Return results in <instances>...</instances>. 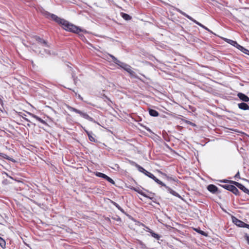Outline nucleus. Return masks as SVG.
Wrapping results in <instances>:
<instances>
[{
    "label": "nucleus",
    "mask_w": 249,
    "mask_h": 249,
    "mask_svg": "<svg viewBox=\"0 0 249 249\" xmlns=\"http://www.w3.org/2000/svg\"><path fill=\"white\" fill-rule=\"evenodd\" d=\"M45 15L47 18H51V19L61 25L62 27L66 31L74 33H79L82 31L81 29L79 27L69 23L68 21L64 19L60 18L54 14L46 12Z\"/></svg>",
    "instance_id": "f257e3e1"
},
{
    "label": "nucleus",
    "mask_w": 249,
    "mask_h": 249,
    "mask_svg": "<svg viewBox=\"0 0 249 249\" xmlns=\"http://www.w3.org/2000/svg\"><path fill=\"white\" fill-rule=\"evenodd\" d=\"M68 109L69 110L71 111H74L77 113H78L82 117L89 120H91L92 118L87 113L82 112V111H80L79 110H78L74 107H71L70 106L68 107Z\"/></svg>",
    "instance_id": "f03ea898"
},
{
    "label": "nucleus",
    "mask_w": 249,
    "mask_h": 249,
    "mask_svg": "<svg viewBox=\"0 0 249 249\" xmlns=\"http://www.w3.org/2000/svg\"><path fill=\"white\" fill-rule=\"evenodd\" d=\"M222 187L225 189L230 191L236 195H239V191L237 188L232 184L224 185Z\"/></svg>",
    "instance_id": "7ed1b4c3"
},
{
    "label": "nucleus",
    "mask_w": 249,
    "mask_h": 249,
    "mask_svg": "<svg viewBox=\"0 0 249 249\" xmlns=\"http://www.w3.org/2000/svg\"><path fill=\"white\" fill-rule=\"evenodd\" d=\"M225 41H226L227 43L231 44V45L236 47L239 50H240L241 51H244L246 50V49L244 48L243 47L240 46L239 45L236 41H233L232 40H231L227 38H224V39Z\"/></svg>",
    "instance_id": "20e7f679"
},
{
    "label": "nucleus",
    "mask_w": 249,
    "mask_h": 249,
    "mask_svg": "<svg viewBox=\"0 0 249 249\" xmlns=\"http://www.w3.org/2000/svg\"><path fill=\"white\" fill-rule=\"evenodd\" d=\"M230 182L249 195V190L246 188L243 185L234 181H230Z\"/></svg>",
    "instance_id": "39448f33"
},
{
    "label": "nucleus",
    "mask_w": 249,
    "mask_h": 249,
    "mask_svg": "<svg viewBox=\"0 0 249 249\" xmlns=\"http://www.w3.org/2000/svg\"><path fill=\"white\" fill-rule=\"evenodd\" d=\"M121 67L128 72L131 76L136 77L135 72L132 70L131 67L129 65L126 64H123L122 65H121Z\"/></svg>",
    "instance_id": "423d86ee"
},
{
    "label": "nucleus",
    "mask_w": 249,
    "mask_h": 249,
    "mask_svg": "<svg viewBox=\"0 0 249 249\" xmlns=\"http://www.w3.org/2000/svg\"><path fill=\"white\" fill-rule=\"evenodd\" d=\"M137 167L138 168V170L140 172L144 174L145 175H146L147 176H148V177H149L151 178H155V176L152 174L148 172L147 171L145 170L143 168H142L141 166L137 165Z\"/></svg>",
    "instance_id": "0eeeda50"
},
{
    "label": "nucleus",
    "mask_w": 249,
    "mask_h": 249,
    "mask_svg": "<svg viewBox=\"0 0 249 249\" xmlns=\"http://www.w3.org/2000/svg\"><path fill=\"white\" fill-rule=\"evenodd\" d=\"M178 11L179 12L180 14H181L182 15L185 16L186 18H187L188 19H189L190 20H192V21H193L194 23H195L196 24L198 25L199 26L202 27L203 25L202 24H201L200 23L198 22V21H197L195 19H194V18H193L189 16V15H187L186 13H185L184 12H182L181 10H179V9H178Z\"/></svg>",
    "instance_id": "6e6552de"
},
{
    "label": "nucleus",
    "mask_w": 249,
    "mask_h": 249,
    "mask_svg": "<svg viewBox=\"0 0 249 249\" xmlns=\"http://www.w3.org/2000/svg\"><path fill=\"white\" fill-rule=\"evenodd\" d=\"M232 222L237 226L239 227H244L245 223L242 221L238 219L235 217H232Z\"/></svg>",
    "instance_id": "1a4fd4ad"
},
{
    "label": "nucleus",
    "mask_w": 249,
    "mask_h": 249,
    "mask_svg": "<svg viewBox=\"0 0 249 249\" xmlns=\"http://www.w3.org/2000/svg\"><path fill=\"white\" fill-rule=\"evenodd\" d=\"M237 96L240 98V100L245 102H248L249 101V98L244 93H238Z\"/></svg>",
    "instance_id": "9d476101"
},
{
    "label": "nucleus",
    "mask_w": 249,
    "mask_h": 249,
    "mask_svg": "<svg viewBox=\"0 0 249 249\" xmlns=\"http://www.w3.org/2000/svg\"><path fill=\"white\" fill-rule=\"evenodd\" d=\"M35 38L36 40L38 42V43L41 45L43 47H48L47 42L44 39L38 36H36Z\"/></svg>",
    "instance_id": "9b49d317"
},
{
    "label": "nucleus",
    "mask_w": 249,
    "mask_h": 249,
    "mask_svg": "<svg viewBox=\"0 0 249 249\" xmlns=\"http://www.w3.org/2000/svg\"><path fill=\"white\" fill-rule=\"evenodd\" d=\"M28 114L29 115H30L31 116H32V117H33L34 118H35L36 120H37V121H38L39 122H40L42 124L47 125L46 122L45 121H44V120H43L41 118L38 117L37 116H36L34 114H32L31 113H30V112H28Z\"/></svg>",
    "instance_id": "f8f14e48"
},
{
    "label": "nucleus",
    "mask_w": 249,
    "mask_h": 249,
    "mask_svg": "<svg viewBox=\"0 0 249 249\" xmlns=\"http://www.w3.org/2000/svg\"><path fill=\"white\" fill-rule=\"evenodd\" d=\"M238 107L240 109L244 110H249V106L245 103H239Z\"/></svg>",
    "instance_id": "ddd939ff"
},
{
    "label": "nucleus",
    "mask_w": 249,
    "mask_h": 249,
    "mask_svg": "<svg viewBox=\"0 0 249 249\" xmlns=\"http://www.w3.org/2000/svg\"><path fill=\"white\" fill-rule=\"evenodd\" d=\"M207 189L210 192L213 193H214L217 191V187L212 184L208 185Z\"/></svg>",
    "instance_id": "4468645a"
},
{
    "label": "nucleus",
    "mask_w": 249,
    "mask_h": 249,
    "mask_svg": "<svg viewBox=\"0 0 249 249\" xmlns=\"http://www.w3.org/2000/svg\"><path fill=\"white\" fill-rule=\"evenodd\" d=\"M149 113L151 116L153 117H157L159 115V113L157 111L152 109H149Z\"/></svg>",
    "instance_id": "2eb2a0df"
},
{
    "label": "nucleus",
    "mask_w": 249,
    "mask_h": 249,
    "mask_svg": "<svg viewBox=\"0 0 249 249\" xmlns=\"http://www.w3.org/2000/svg\"><path fill=\"white\" fill-rule=\"evenodd\" d=\"M110 56L112 58L113 61L114 63H115L118 65L120 66L121 67V65H122L123 64H124V63L121 62L119 60H118L116 57H115L112 55H110Z\"/></svg>",
    "instance_id": "dca6fc26"
},
{
    "label": "nucleus",
    "mask_w": 249,
    "mask_h": 249,
    "mask_svg": "<svg viewBox=\"0 0 249 249\" xmlns=\"http://www.w3.org/2000/svg\"><path fill=\"white\" fill-rule=\"evenodd\" d=\"M147 229H148L147 231H149L151 234L152 237L158 240L160 239V236L159 235V234L154 232L149 228H147Z\"/></svg>",
    "instance_id": "f3484780"
},
{
    "label": "nucleus",
    "mask_w": 249,
    "mask_h": 249,
    "mask_svg": "<svg viewBox=\"0 0 249 249\" xmlns=\"http://www.w3.org/2000/svg\"><path fill=\"white\" fill-rule=\"evenodd\" d=\"M152 179L154 180L155 182H156L159 184L161 185L162 186L164 187H166V185L164 183H163L162 181L157 178L155 177V178H152Z\"/></svg>",
    "instance_id": "a211bd4d"
},
{
    "label": "nucleus",
    "mask_w": 249,
    "mask_h": 249,
    "mask_svg": "<svg viewBox=\"0 0 249 249\" xmlns=\"http://www.w3.org/2000/svg\"><path fill=\"white\" fill-rule=\"evenodd\" d=\"M122 17L125 20H129L131 19V17L127 14L122 13Z\"/></svg>",
    "instance_id": "6ab92c4d"
},
{
    "label": "nucleus",
    "mask_w": 249,
    "mask_h": 249,
    "mask_svg": "<svg viewBox=\"0 0 249 249\" xmlns=\"http://www.w3.org/2000/svg\"><path fill=\"white\" fill-rule=\"evenodd\" d=\"M95 175L96 176L100 178H102L104 179H105L106 177H107V175L100 172H96L95 173Z\"/></svg>",
    "instance_id": "aec40b11"
},
{
    "label": "nucleus",
    "mask_w": 249,
    "mask_h": 249,
    "mask_svg": "<svg viewBox=\"0 0 249 249\" xmlns=\"http://www.w3.org/2000/svg\"><path fill=\"white\" fill-rule=\"evenodd\" d=\"M166 188L168 189L169 192L172 194V195H173L174 196H178V194L176 193L175 191L173 190L172 189H171V188L168 187L167 186L165 187Z\"/></svg>",
    "instance_id": "412c9836"
},
{
    "label": "nucleus",
    "mask_w": 249,
    "mask_h": 249,
    "mask_svg": "<svg viewBox=\"0 0 249 249\" xmlns=\"http://www.w3.org/2000/svg\"><path fill=\"white\" fill-rule=\"evenodd\" d=\"M0 246L2 248H3L4 246H5V242L2 238L0 239Z\"/></svg>",
    "instance_id": "4be33fe9"
},
{
    "label": "nucleus",
    "mask_w": 249,
    "mask_h": 249,
    "mask_svg": "<svg viewBox=\"0 0 249 249\" xmlns=\"http://www.w3.org/2000/svg\"><path fill=\"white\" fill-rule=\"evenodd\" d=\"M105 179L106 180H107L108 182H109L110 183L114 184L115 183L114 181H113V180L112 179H111L110 178H109V177H108L107 176V177H106Z\"/></svg>",
    "instance_id": "5701e85b"
},
{
    "label": "nucleus",
    "mask_w": 249,
    "mask_h": 249,
    "mask_svg": "<svg viewBox=\"0 0 249 249\" xmlns=\"http://www.w3.org/2000/svg\"><path fill=\"white\" fill-rule=\"evenodd\" d=\"M88 136H89V140L90 141H91V142H94L95 141V139L94 138V137H93L89 133H88Z\"/></svg>",
    "instance_id": "b1692460"
},
{
    "label": "nucleus",
    "mask_w": 249,
    "mask_h": 249,
    "mask_svg": "<svg viewBox=\"0 0 249 249\" xmlns=\"http://www.w3.org/2000/svg\"><path fill=\"white\" fill-rule=\"evenodd\" d=\"M116 208L118 209L120 211H121L123 213H124V210L118 204H117L116 206H115Z\"/></svg>",
    "instance_id": "393cba45"
},
{
    "label": "nucleus",
    "mask_w": 249,
    "mask_h": 249,
    "mask_svg": "<svg viewBox=\"0 0 249 249\" xmlns=\"http://www.w3.org/2000/svg\"><path fill=\"white\" fill-rule=\"evenodd\" d=\"M116 208L118 209L120 211H121L123 213H124V210L118 204H117L116 206H115Z\"/></svg>",
    "instance_id": "a878e982"
},
{
    "label": "nucleus",
    "mask_w": 249,
    "mask_h": 249,
    "mask_svg": "<svg viewBox=\"0 0 249 249\" xmlns=\"http://www.w3.org/2000/svg\"><path fill=\"white\" fill-rule=\"evenodd\" d=\"M200 233L202 235H205V236H206L207 234H206V233L202 231H201V230H199V231H196Z\"/></svg>",
    "instance_id": "bb28decb"
},
{
    "label": "nucleus",
    "mask_w": 249,
    "mask_h": 249,
    "mask_svg": "<svg viewBox=\"0 0 249 249\" xmlns=\"http://www.w3.org/2000/svg\"><path fill=\"white\" fill-rule=\"evenodd\" d=\"M245 238L247 241V243H248V244L249 245V235H247L246 234L245 235Z\"/></svg>",
    "instance_id": "cd10ccee"
},
{
    "label": "nucleus",
    "mask_w": 249,
    "mask_h": 249,
    "mask_svg": "<svg viewBox=\"0 0 249 249\" xmlns=\"http://www.w3.org/2000/svg\"><path fill=\"white\" fill-rule=\"evenodd\" d=\"M240 178V173L239 172H238L237 173V174L235 175L234 176V178Z\"/></svg>",
    "instance_id": "c85d7f7f"
},
{
    "label": "nucleus",
    "mask_w": 249,
    "mask_h": 249,
    "mask_svg": "<svg viewBox=\"0 0 249 249\" xmlns=\"http://www.w3.org/2000/svg\"><path fill=\"white\" fill-rule=\"evenodd\" d=\"M138 193H139L140 194L144 196H146V195H144L143 194V193L142 191H141V190H139V191H138Z\"/></svg>",
    "instance_id": "c756f323"
},
{
    "label": "nucleus",
    "mask_w": 249,
    "mask_h": 249,
    "mask_svg": "<svg viewBox=\"0 0 249 249\" xmlns=\"http://www.w3.org/2000/svg\"><path fill=\"white\" fill-rule=\"evenodd\" d=\"M243 53H246V54H248L249 55V51L247 50L246 51H242Z\"/></svg>",
    "instance_id": "7c9ffc66"
},
{
    "label": "nucleus",
    "mask_w": 249,
    "mask_h": 249,
    "mask_svg": "<svg viewBox=\"0 0 249 249\" xmlns=\"http://www.w3.org/2000/svg\"><path fill=\"white\" fill-rule=\"evenodd\" d=\"M111 203H112V204H113L115 206H116V205H117V203H116V202H114V201H111Z\"/></svg>",
    "instance_id": "2f4dec72"
},
{
    "label": "nucleus",
    "mask_w": 249,
    "mask_h": 249,
    "mask_svg": "<svg viewBox=\"0 0 249 249\" xmlns=\"http://www.w3.org/2000/svg\"><path fill=\"white\" fill-rule=\"evenodd\" d=\"M24 119H25L26 121H27L28 122L31 123V122L28 119H27L26 118H24Z\"/></svg>",
    "instance_id": "473e14b6"
},
{
    "label": "nucleus",
    "mask_w": 249,
    "mask_h": 249,
    "mask_svg": "<svg viewBox=\"0 0 249 249\" xmlns=\"http://www.w3.org/2000/svg\"><path fill=\"white\" fill-rule=\"evenodd\" d=\"M244 227H246L249 229V225L245 223V225Z\"/></svg>",
    "instance_id": "72a5a7b5"
},
{
    "label": "nucleus",
    "mask_w": 249,
    "mask_h": 249,
    "mask_svg": "<svg viewBox=\"0 0 249 249\" xmlns=\"http://www.w3.org/2000/svg\"><path fill=\"white\" fill-rule=\"evenodd\" d=\"M134 190H135V191L138 192V191H139L140 190H138V189H137L136 188H134Z\"/></svg>",
    "instance_id": "f704fd0d"
},
{
    "label": "nucleus",
    "mask_w": 249,
    "mask_h": 249,
    "mask_svg": "<svg viewBox=\"0 0 249 249\" xmlns=\"http://www.w3.org/2000/svg\"><path fill=\"white\" fill-rule=\"evenodd\" d=\"M204 29H205V30H206L208 31H210V30H209L207 27H206L205 26Z\"/></svg>",
    "instance_id": "c9c22d12"
},
{
    "label": "nucleus",
    "mask_w": 249,
    "mask_h": 249,
    "mask_svg": "<svg viewBox=\"0 0 249 249\" xmlns=\"http://www.w3.org/2000/svg\"><path fill=\"white\" fill-rule=\"evenodd\" d=\"M204 29H205V30H206L208 31H210V30H209L207 27H206L205 26Z\"/></svg>",
    "instance_id": "e433bc0d"
},
{
    "label": "nucleus",
    "mask_w": 249,
    "mask_h": 249,
    "mask_svg": "<svg viewBox=\"0 0 249 249\" xmlns=\"http://www.w3.org/2000/svg\"><path fill=\"white\" fill-rule=\"evenodd\" d=\"M104 96H105L107 99L109 100V99L107 96H105V95H104Z\"/></svg>",
    "instance_id": "4c0bfd02"
},
{
    "label": "nucleus",
    "mask_w": 249,
    "mask_h": 249,
    "mask_svg": "<svg viewBox=\"0 0 249 249\" xmlns=\"http://www.w3.org/2000/svg\"><path fill=\"white\" fill-rule=\"evenodd\" d=\"M39 53H41L42 54H44L43 53H41V51H39Z\"/></svg>",
    "instance_id": "58836bf2"
},
{
    "label": "nucleus",
    "mask_w": 249,
    "mask_h": 249,
    "mask_svg": "<svg viewBox=\"0 0 249 249\" xmlns=\"http://www.w3.org/2000/svg\"><path fill=\"white\" fill-rule=\"evenodd\" d=\"M25 116H26V115H24V117H22L24 119V118H25Z\"/></svg>",
    "instance_id": "ea45409f"
},
{
    "label": "nucleus",
    "mask_w": 249,
    "mask_h": 249,
    "mask_svg": "<svg viewBox=\"0 0 249 249\" xmlns=\"http://www.w3.org/2000/svg\"><path fill=\"white\" fill-rule=\"evenodd\" d=\"M25 116H26V115H24V117H22L24 119V118H25Z\"/></svg>",
    "instance_id": "a19ab883"
},
{
    "label": "nucleus",
    "mask_w": 249,
    "mask_h": 249,
    "mask_svg": "<svg viewBox=\"0 0 249 249\" xmlns=\"http://www.w3.org/2000/svg\"><path fill=\"white\" fill-rule=\"evenodd\" d=\"M202 28L204 29L205 26L204 25H203Z\"/></svg>",
    "instance_id": "79ce46f5"
},
{
    "label": "nucleus",
    "mask_w": 249,
    "mask_h": 249,
    "mask_svg": "<svg viewBox=\"0 0 249 249\" xmlns=\"http://www.w3.org/2000/svg\"><path fill=\"white\" fill-rule=\"evenodd\" d=\"M27 125H28V126H30V124H28Z\"/></svg>",
    "instance_id": "37998d69"
},
{
    "label": "nucleus",
    "mask_w": 249,
    "mask_h": 249,
    "mask_svg": "<svg viewBox=\"0 0 249 249\" xmlns=\"http://www.w3.org/2000/svg\"><path fill=\"white\" fill-rule=\"evenodd\" d=\"M1 238V237H0V239Z\"/></svg>",
    "instance_id": "c03bdc74"
}]
</instances>
